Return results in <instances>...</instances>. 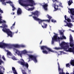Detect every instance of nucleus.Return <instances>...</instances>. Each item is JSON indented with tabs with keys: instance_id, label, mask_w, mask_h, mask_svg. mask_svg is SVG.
Returning <instances> with one entry per match:
<instances>
[{
	"instance_id": "nucleus-1",
	"label": "nucleus",
	"mask_w": 74,
	"mask_h": 74,
	"mask_svg": "<svg viewBox=\"0 0 74 74\" xmlns=\"http://www.w3.org/2000/svg\"><path fill=\"white\" fill-rule=\"evenodd\" d=\"M19 4L24 7L31 6L33 7V5H35L36 3L33 0H18Z\"/></svg>"
},
{
	"instance_id": "nucleus-2",
	"label": "nucleus",
	"mask_w": 74,
	"mask_h": 74,
	"mask_svg": "<svg viewBox=\"0 0 74 74\" xmlns=\"http://www.w3.org/2000/svg\"><path fill=\"white\" fill-rule=\"evenodd\" d=\"M2 16H1V14H0V23H5V24L3 25V29L2 30L3 32H6L8 36H10L11 37H12V32L9 29H6V28H7V25H5L6 22L4 20H3L2 19Z\"/></svg>"
},
{
	"instance_id": "nucleus-3",
	"label": "nucleus",
	"mask_w": 74,
	"mask_h": 74,
	"mask_svg": "<svg viewBox=\"0 0 74 74\" xmlns=\"http://www.w3.org/2000/svg\"><path fill=\"white\" fill-rule=\"evenodd\" d=\"M59 33L60 34V37H58V35L55 33H54L55 35L53 36V38H52V41L51 42L52 44H54V41L60 42V40H62L63 39H65V36H64L63 32H62V31L60 30L59 31Z\"/></svg>"
},
{
	"instance_id": "nucleus-4",
	"label": "nucleus",
	"mask_w": 74,
	"mask_h": 74,
	"mask_svg": "<svg viewBox=\"0 0 74 74\" xmlns=\"http://www.w3.org/2000/svg\"><path fill=\"white\" fill-rule=\"evenodd\" d=\"M60 45L61 47H55V49L56 50H59V49H64L63 51H60L59 52H60V53H58V56H59L60 55H62V53L63 54H65V52H64V51H65V42H62L61 44H60Z\"/></svg>"
},
{
	"instance_id": "nucleus-5",
	"label": "nucleus",
	"mask_w": 74,
	"mask_h": 74,
	"mask_svg": "<svg viewBox=\"0 0 74 74\" xmlns=\"http://www.w3.org/2000/svg\"><path fill=\"white\" fill-rule=\"evenodd\" d=\"M47 17L48 19H49V20H41L36 16H33V18L35 21H38L39 23L40 24L42 22H44V21H45V22H50V21L52 18V17L48 14H47Z\"/></svg>"
},
{
	"instance_id": "nucleus-6",
	"label": "nucleus",
	"mask_w": 74,
	"mask_h": 74,
	"mask_svg": "<svg viewBox=\"0 0 74 74\" xmlns=\"http://www.w3.org/2000/svg\"><path fill=\"white\" fill-rule=\"evenodd\" d=\"M41 49V50H43L42 51V52L43 53L45 54H48V51H47V50H45V49H47V50H48L49 52H54L52 50L48 47L46 46H41L40 47Z\"/></svg>"
},
{
	"instance_id": "nucleus-7",
	"label": "nucleus",
	"mask_w": 74,
	"mask_h": 74,
	"mask_svg": "<svg viewBox=\"0 0 74 74\" xmlns=\"http://www.w3.org/2000/svg\"><path fill=\"white\" fill-rule=\"evenodd\" d=\"M65 50L67 52H73L74 54V47L73 49L71 48H69L70 46H69V43L67 42H65Z\"/></svg>"
},
{
	"instance_id": "nucleus-8",
	"label": "nucleus",
	"mask_w": 74,
	"mask_h": 74,
	"mask_svg": "<svg viewBox=\"0 0 74 74\" xmlns=\"http://www.w3.org/2000/svg\"><path fill=\"white\" fill-rule=\"evenodd\" d=\"M16 53L19 56H20L21 58H22V55H23V54H25V53H27V51L25 50L21 51H20L17 50H16Z\"/></svg>"
},
{
	"instance_id": "nucleus-9",
	"label": "nucleus",
	"mask_w": 74,
	"mask_h": 74,
	"mask_svg": "<svg viewBox=\"0 0 74 74\" xmlns=\"http://www.w3.org/2000/svg\"><path fill=\"white\" fill-rule=\"evenodd\" d=\"M69 41L70 42L69 43V45L70 47H74V40H73V37L71 34L69 36Z\"/></svg>"
},
{
	"instance_id": "nucleus-10",
	"label": "nucleus",
	"mask_w": 74,
	"mask_h": 74,
	"mask_svg": "<svg viewBox=\"0 0 74 74\" xmlns=\"http://www.w3.org/2000/svg\"><path fill=\"white\" fill-rule=\"evenodd\" d=\"M29 59H31L32 60L34 61L35 63H37V56L32 55H29Z\"/></svg>"
},
{
	"instance_id": "nucleus-11",
	"label": "nucleus",
	"mask_w": 74,
	"mask_h": 74,
	"mask_svg": "<svg viewBox=\"0 0 74 74\" xmlns=\"http://www.w3.org/2000/svg\"><path fill=\"white\" fill-rule=\"evenodd\" d=\"M4 42V40L2 41V42H0V47L2 48H5V47H7L8 46V44H6L4 43H3Z\"/></svg>"
},
{
	"instance_id": "nucleus-12",
	"label": "nucleus",
	"mask_w": 74,
	"mask_h": 74,
	"mask_svg": "<svg viewBox=\"0 0 74 74\" xmlns=\"http://www.w3.org/2000/svg\"><path fill=\"white\" fill-rule=\"evenodd\" d=\"M21 60L22 61H21L20 60H19L18 61V63H19L20 64H21L22 66H25V62L24 61V60L22 59H21Z\"/></svg>"
},
{
	"instance_id": "nucleus-13",
	"label": "nucleus",
	"mask_w": 74,
	"mask_h": 74,
	"mask_svg": "<svg viewBox=\"0 0 74 74\" xmlns=\"http://www.w3.org/2000/svg\"><path fill=\"white\" fill-rule=\"evenodd\" d=\"M32 14L35 16H37V17H38V16L40 15V12L37 10H36L34 13H32Z\"/></svg>"
},
{
	"instance_id": "nucleus-14",
	"label": "nucleus",
	"mask_w": 74,
	"mask_h": 74,
	"mask_svg": "<svg viewBox=\"0 0 74 74\" xmlns=\"http://www.w3.org/2000/svg\"><path fill=\"white\" fill-rule=\"evenodd\" d=\"M17 15H21V14H22V10L21 8H18V9L17 11Z\"/></svg>"
},
{
	"instance_id": "nucleus-15",
	"label": "nucleus",
	"mask_w": 74,
	"mask_h": 74,
	"mask_svg": "<svg viewBox=\"0 0 74 74\" xmlns=\"http://www.w3.org/2000/svg\"><path fill=\"white\" fill-rule=\"evenodd\" d=\"M44 9L45 10V11H47L48 9L47 7H48V4H45L43 5H42Z\"/></svg>"
},
{
	"instance_id": "nucleus-16",
	"label": "nucleus",
	"mask_w": 74,
	"mask_h": 74,
	"mask_svg": "<svg viewBox=\"0 0 74 74\" xmlns=\"http://www.w3.org/2000/svg\"><path fill=\"white\" fill-rule=\"evenodd\" d=\"M58 70L59 72V74H65V73L63 72V69H61Z\"/></svg>"
},
{
	"instance_id": "nucleus-17",
	"label": "nucleus",
	"mask_w": 74,
	"mask_h": 74,
	"mask_svg": "<svg viewBox=\"0 0 74 74\" xmlns=\"http://www.w3.org/2000/svg\"><path fill=\"white\" fill-rule=\"evenodd\" d=\"M69 10H70V12L72 15H74V9H68Z\"/></svg>"
},
{
	"instance_id": "nucleus-18",
	"label": "nucleus",
	"mask_w": 74,
	"mask_h": 74,
	"mask_svg": "<svg viewBox=\"0 0 74 74\" xmlns=\"http://www.w3.org/2000/svg\"><path fill=\"white\" fill-rule=\"evenodd\" d=\"M12 71H13V73L14 74H17V72H16V71L15 69V68L14 67H12Z\"/></svg>"
},
{
	"instance_id": "nucleus-19",
	"label": "nucleus",
	"mask_w": 74,
	"mask_h": 74,
	"mask_svg": "<svg viewBox=\"0 0 74 74\" xmlns=\"http://www.w3.org/2000/svg\"><path fill=\"white\" fill-rule=\"evenodd\" d=\"M70 64L73 66H74V59L71 60L70 61Z\"/></svg>"
},
{
	"instance_id": "nucleus-20",
	"label": "nucleus",
	"mask_w": 74,
	"mask_h": 74,
	"mask_svg": "<svg viewBox=\"0 0 74 74\" xmlns=\"http://www.w3.org/2000/svg\"><path fill=\"white\" fill-rule=\"evenodd\" d=\"M13 47H14V48H20L21 47V46L18 44L13 45Z\"/></svg>"
},
{
	"instance_id": "nucleus-21",
	"label": "nucleus",
	"mask_w": 74,
	"mask_h": 74,
	"mask_svg": "<svg viewBox=\"0 0 74 74\" xmlns=\"http://www.w3.org/2000/svg\"><path fill=\"white\" fill-rule=\"evenodd\" d=\"M67 16L66 15H65V20H66L68 22H71V19H70L69 18H68L67 19H66Z\"/></svg>"
},
{
	"instance_id": "nucleus-22",
	"label": "nucleus",
	"mask_w": 74,
	"mask_h": 74,
	"mask_svg": "<svg viewBox=\"0 0 74 74\" xmlns=\"http://www.w3.org/2000/svg\"><path fill=\"white\" fill-rule=\"evenodd\" d=\"M66 25L68 27H71V26H73V24H72L71 23H67L66 24Z\"/></svg>"
},
{
	"instance_id": "nucleus-23",
	"label": "nucleus",
	"mask_w": 74,
	"mask_h": 74,
	"mask_svg": "<svg viewBox=\"0 0 74 74\" xmlns=\"http://www.w3.org/2000/svg\"><path fill=\"white\" fill-rule=\"evenodd\" d=\"M42 26L44 29V28H45V29H46V28H47V24L43 23V26L42 25Z\"/></svg>"
},
{
	"instance_id": "nucleus-24",
	"label": "nucleus",
	"mask_w": 74,
	"mask_h": 74,
	"mask_svg": "<svg viewBox=\"0 0 74 74\" xmlns=\"http://www.w3.org/2000/svg\"><path fill=\"white\" fill-rule=\"evenodd\" d=\"M5 0H0V1H1V2H2V3L3 5H6V3L5 1Z\"/></svg>"
},
{
	"instance_id": "nucleus-25",
	"label": "nucleus",
	"mask_w": 74,
	"mask_h": 74,
	"mask_svg": "<svg viewBox=\"0 0 74 74\" xmlns=\"http://www.w3.org/2000/svg\"><path fill=\"white\" fill-rule=\"evenodd\" d=\"M34 9V8L33 7L32 8H29L28 9V11H32Z\"/></svg>"
},
{
	"instance_id": "nucleus-26",
	"label": "nucleus",
	"mask_w": 74,
	"mask_h": 74,
	"mask_svg": "<svg viewBox=\"0 0 74 74\" xmlns=\"http://www.w3.org/2000/svg\"><path fill=\"white\" fill-rule=\"evenodd\" d=\"M72 3H73L72 1H70V0L69 1H68V4L69 5H71Z\"/></svg>"
},
{
	"instance_id": "nucleus-27",
	"label": "nucleus",
	"mask_w": 74,
	"mask_h": 74,
	"mask_svg": "<svg viewBox=\"0 0 74 74\" xmlns=\"http://www.w3.org/2000/svg\"><path fill=\"white\" fill-rule=\"evenodd\" d=\"M11 6L12 7V8H13V9H12V11H14V10H15V9H16V8H15V7H14V5H11Z\"/></svg>"
},
{
	"instance_id": "nucleus-28",
	"label": "nucleus",
	"mask_w": 74,
	"mask_h": 74,
	"mask_svg": "<svg viewBox=\"0 0 74 74\" xmlns=\"http://www.w3.org/2000/svg\"><path fill=\"white\" fill-rule=\"evenodd\" d=\"M7 56H8V55L11 56V53L10 51H8L7 53Z\"/></svg>"
},
{
	"instance_id": "nucleus-29",
	"label": "nucleus",
	"mask_w": 74,
	"mask_h": 74,
	"mask_svg": "<svg viewBox=\"0 0 74 74\" xmlns=\"http://www.w3.org/2000/svg\"><path fill=\"white\" fill-rule=\"evenodd\" d=\"M51 22H52L53 23H56V20L52 19L51 20Z\"/></svg>"
},
{
	"instance_id": "nucleus-30",
	"label": "nucleus",
	"mask_w": 74,
	"mask_h": 74,
	"mask_svg": "<svg viewBox=\"0 0 74 74\" xmlns=\"http://www.w3.org/2000/svg\"><path fill=\"white\" fill-rule=\"evenodd\" d=\"M24 66H25V67H26V68H27V69L29 67V65H28V64L27 63H25Z\"/></svg>"
},
{
	"instance_id": "nucleus-31",
	"label": "nucleus",
	"mask_w": 74,
	"mask_h": 74,
	"mask_svg": "<svg viewBox=\"0 0 74 74\" xmlns=\"http://www.w3.org/2000/svg\"><path fill=\"white\" fill-rule=\"evenodd\" d=\"M66 66L67 67H70V65L69 63L66 64Z\"/></svg>"
},
{
	"instance_id": "nucleus-32",
	"label": "nucleus",
	"mask_w": 74,
	"mask_h": 74,
	"mask_svg": "<svg viewBox=\"0 0 74 74\" xmlns=\"http://www.w3.org/2000/svg\"><path fill=\"white\" fill-rule=\"evenodd\" d=\"M57 64H58V70H60L61 69L60 68V65H59V62H58Z\"/></svg>"
},
{
	"instance_id": "nucleus-33",
	"label": "nucleus",
	"mask_w": 74,
	"mask_h": 74,
	"mask_svg": "<svg viewBox=\"0 0 74 74\" xmlns=\"http://www.w3.org/2000/svg\"><path fill=\"white\" fill-rule=\"evenodd\" d=\"M57 8H56V7H54V11H57L58 10V6L57 5Z\"/></svg>"
},
{
	"instance_id": "nucleus-34",
	"label": "nucleus",
	"mask_w": 74,
	"mask_h": 74,
	"mask_svg": "<svg viewBox=\"0 0 74 74\" xmlns=\"http://www.w3.org/2000/svg\"><path fill=\"white\" fill-rule=\"evenodd\" d=\"M22 72L23 74H26V73L24 70H22Z\"/></svg>"
},
{
	"instance_id": "nucleus-35",
	"label": "nucleus",
	"mask_w": 74,
	"mask_h": 74,
	"mask_svg": "<svg viewBox=\"0 0 74 74\" xmlns=\"http://www.w3.org/2000/svg\"><path fill=\"white\" fill-rule=\"evenodd\" d=\"M6 3H10L12 4V2H11V1L6 2Z\"/></svg>"
},
{
	"instance_id": "nucleus-36",
	"label": "nucleus",
	"mask_w": 74,
	"mask_h": 74,
	"mask_svg": "<svg viewBox=\"0 0 74 74\" xmlns=\"http://www.w3.org/2000/svg\"><path fill=\"white\" fill-rule=\"evenodd\" d=\"M70 16L71 17V19L72 20H74V16Z\"/></svg>"
},
{
	"instance_id": "nucleus-37",
	"label": "nucleus",
	"mask_w": 74,
	"mask_h": 74,
	"mask_svg": "<svg viewBox=\"0 0 74 74\" xmlns=\"http://www.w3.org/2000/svg\"><path fill=\"white\" fill-rule=\"evenodd\" d=\"M12 58L14 60H16V58H15V57H13Z\"/></svg>"
},
{
	"instance_id": "nucleus-38",
	"label": "nucleus",
	"mask_w": 74,
	"mask_h": 74,
	"mask_svg": "<svg viewBox=\"0 0 74 74\" xmlns=\"http://www.w3.org/2000/svg\"><path fill=\"white\" fill-rule=\"evenodd\" d=\"M0 12H1V14H3V10H2L0 8Z\"/></svg>"
},
{
	"instance_id": "nucleus-39",
	"label": "nucleus",
	"mask_w": 74,
	"mask_h": 74,
	"mask_svg": "<svg viewBox=\"0 0 74 74\" xmlns=\"http://www.w3.org/2000/svg\"><path fill=\"white\" fill-rule=\"evenodd\" d=\"M1 63H3V61L1 60L0 61V65H1Z\"/></svg>"
},
{
	"instance_id": "nucleus-40",
	"label": "nucleus",
	"mask_w": 74,
	"mask_h": 74,
	"mask_svg": "<svg viewBox=\"0 0 74 74\" xmlns=\"http://www.w3.org/2000/svg\"><path fill=\"white\" fill-rule=\"evenodd\" d=\"M58 0H52L53 3H55V1H57Z\"/></svg>"
},
{
	"instance_id": "nucleus-41",
	"label": "nucleus",
	"mask_w": 74,
	"mask_h": 74,
	"mask_svg": "<svg viewBox=\"0 0 74 74\" xmlns=\"http://www.w3.org/2000/svg\"><path fill=\"white\" fill-rule=\"evenodd\" d=\"M13 28H14V27H13L12 25L11 27V29H13Z\"/></svg>"
},
{
	"instance_id": "nucleus-42",
	"label": "nucleus",
	"mask_w": 74,
	"mask_h": 74,
	"mask_svg": "<svg viewBox=\"0 0 74 74\" xmlns=\"http://www.w3.org/2000/svg\"><path fill=\"white\" fill-rule=\"evenodd\" d=\"M2 58H3V59L4 60H5V58L4 57V56H3Z\"/></svg>"
},
{
	"instance_id": "nucleus-43",
	"label": "nucleus",
	"mask_w": 74,
	"mask_h": 74,
	"mask_svg": "<svg viewBox=\"0 0 74 74\" xmlns=\"http://www.w3.org/2000/svg\"><path fill=\"white\" fill-rule=\"evenodd\" d=\"M53 6H54V7H56V3H55V4H53Z\"/></svg>"
},
{
	"instance_id": "nucleus-44",
	"label": "nucleus",
	"mask_w": 74,
	"mask_h": 74,
	"mask_svg": "<svg viewBox=\"0 0 74 74\" xmlns=\"http://www.w3.org/2000/svg\"><path fill=\"white\" fill-rule=\"evenodd\" d=\"M2 72V71L0 70V74H3V73Z\"/></svg>"
},
{
	"instance_id": "nucleus-45",
	"label": "nucleus",
	"mask_w": 74,
	"mask_h": 74,
	"mask_svg": "<svg viewBox=\"0 0 74 74\" xmlns=\"http://www.w3.org/2000/svg\"><path fill=\"white\" fill-rule=\"evenodd\" d=\"M15 22H14V23L12 25V26H15Z\"/></svg>"
},
{
	"instance_id": "nucleus-46",
	"label": "nucleus",
	"mask_w": 74,
	"mask_h": 74,
	"mask_svg": "<svg viewBox=\"0 0 74 74\" xmlns=\"http://www.w3.org/2000/svg\"><path fill=\"white\" fill-rule=\"evenodd\" d=\"M21 47H25V45H22L21 46Z\"/></svg>"
},
{
	"instance_id": "nucleus-47",
	"label": "nucleus",
	"mask_w": 74,
	"mask_h": 74,
	"mask_svg": "<svg viewBox=\"0 0 74 74\" xmlns=\"http://www.w3.org/2000/svg\"><path fill=\"white\" fill-rule=\"evenodd\" d=\"M42 40L41 41V42H40V44H41V43H42Z\"/></svg>"
},
{
	"instance_id": "nucleus-48",
	"label": "nucleus",
	"mask_w": 74,
	"mask_h": 74,
	"mask_svg": "<svg viewBox=\"0 0 74 74\" xmlns=\"http://www.w3.org/2000/svg\"><path fill=\"white\" fill-rule=\"evenodd\" d=\"M15 14V13L13 12V15H14Z\"/></svg>"
},
{
	"instance_id": "nucleus-49",
	"label": "nucleus",
	"mask_w": 74,
	"mask_h": 74,
	"mask_svg": "<svg viewBox=\"0 0 74 74\" xmlns=\"http://www.w3.org/2000/svg\"><path fill=\"white\" fill-rule=\"evenodd\" d=\"M32 16V15H29V16Z\"/></svg>"
},
{
	"instance_id": "nucleus-50",
	"label": "nucleus",
	"mask_w": 74,
	"mask_h": 74,
	"mask_svg": "<svg viewBox=\"0 0 74 74\" xmlns=\"http://www.w3.org/2000/svg\"><path fill=\"white\" fill-rule=\"evenodd\" d=\"M72 32H74V30H72Z\"/></svg>"
},
{
	"instance_id": "nucleus-51",
	"label": "nucleus",
	"mask_w": 74,
	"mask_h": 74,
	"mask_svg": "<svg viewBox=\"0 0 74 74\" xmlns=\"http://www.w3.org/2000/svg\"><path fill=\"white\" fill-rule=\"evenodd\" d=\"M30 60H28V62H30Z\"/></svg>"
},
{
	"instance_id": "nucleus-52",
	"label": "nucleus",
	"mask_w": 74,
	"mask_h": 74,
	"mask_svg": "<svg viewBox=\"0 0 74 74\" xmlns=\"http://www.w3.org/2000/svg\"><path fill=\"white\" fill-rule=\"evenodd\" d=\"M66 37H65V40H66Z\"/></svg>"
},
{
	"instance_id": "nucleus-53",
	"label": "nucleus",
	"mask_w": 74,
	"mask_h": 74,
	"mask_svg": "<svg viewBox=\"0 0 74 74\" xmlns=\"http://www.w3.org/2000/svg\"><path fill=\"white\" fill-rule=\"evenodd\" d=\"M0 27H3L2 26Z\"/></svg>"
},
{
	"instance_id": "nucleus-54",
	"label": "nucleus",
	"mask_w": 74,
	"mask_h": 74,
	"mask_svg": "<svg viewBox=\"0 0 74 74\" xmlns=\"http://www.w3.org/2000/svg\"><path fill=\"white\" fill-rule=\"evenodd\" d=\"M70 0V1H72L73 0Z\"/></svg>"
},
{
	"instance_id": "nucleus-55",
	"label": "nucleus",
	"mask_w": 74,
	"mask_h": 74,
	"mask_svg": "<svg viewBox=\"0 0 74 74\" xmlns=\"http://www.w3.org/2000/svg\"><path fill=\"white\" fill-rule=\"evenodd\" d=\"M0 67H1V68H2V67H1V66H0Z\"/></svg>"
},
{
	"instance_id": "nucleus-56",
	"label": "nucleus",
	"mask_w": 74,
	"mask_h": 74,
	"mask_svg": "<svg viewBox=\"0 0 74 74\" xmlns=\"http://www.w3.org/2000/svg\"><path fill=\"white\" fill-rule=\"evenodd\" d=\"M69 30H71V29H70Z\"/></svg>"
},
{
	"instance_id": "nucleus-57",
	"label": "nucleus",
	"mask_w": 74,
	"mask_h": 74,
	"mask_svg": "<svg viewBox=\"0 0 74 74\" xmlns=\"http://www.w3.org/2000/svg\"><path fill=\"white\" fill-rule=\"evenodd\" d=\"M3 70H4V68H3Z\"/></svg>"
},
{
	"instance_id": "nucleus-58",
	"label": "nucleus",
	"mask_w": 74,
	"mask_h": 74,
	"mask_svg": "<svg viewBox=\"0 0 74 74\" xmlns=\"http://www.w3.org/2000/svg\"><path fill=\"white\" fill-rule=\"evenodd\" d=\"M17 32H16V33H17Z\"/></svg>"
},
{
	"instance_id": "nucleus-59",
	"label": "nucleus",
	"mask_w": 74,
	"mask_h": 74,
	"mask_svg": "<svg viewBox=\"0 0 74 74\" xmlns=\"http://www.w3.org/2000/svg\"><path fill=\"white\" fill-rule=\"evenodd\" d=\"M65 22H66V21H65Z\"/></svg>"
},
{
	"instance_id": "nucleus-60",
	"label": "nucleus",
	"mask_w": 74,
	"mask_h": 74,
	"mask_svg": "<svg viewBox=\"0 0 74 74\" xmlns=\"http://www.w3.org/2000/svg\"><path fill=\"white\" fill-rule=\"evenodd\" d=\"M64 22H65V20L64 21Z\"/></svg>"
},
{
	"instance_id": "nucleus-61",
	"label": "nucleus",
	"mask_w": 74,
	"mask_h": 74,
	"mask_svg": "<svg viewBox=\"0 0 74 74\" xmlns=\"http://www.w3.org/2000/svg\"><path fill=\"white\" fill-rule=\"evenodd\" d=\"M73 73H74V71H73Z\"/></svg>"
},
{
	"instance_id": "nucleus-62",
	"label": "nucleus",
	"mask_w": 74,
	"mask_h": 74,
	"mask_svg": "<svg viewBox=\"0 0 74 74\" xmlns=\"http://www.w3.org/2000/svg\"><path fill=\"white\" fill-rule=\"evenodd\" d=\"M14 49H15H15L14 48Z\"/></svg>"
},
{
	"instance_id": "nucleus-63",
	"label": "nucleus",
	"mask_w": 74,
	"mask_h": 74,
	"mask_svg": "<svg viewBox=\"0 0 74 74\" xmlns=\"http://www.w3.org/2000/svg\"><path fill=\"white\" fill-rule=\"evenodd\" d=\"M56 52V53H57V52Z\"/></svg>"
},
{
	"instance_id": "nucleus-64",
	"label": "nucleus",
	"mask_w": 74,
	"mask_h": 74,
	"mask_svg": "<svg viewBox=\"0 0 74 74\" xmlns=\"http://www.w3.org/2000/svg\"><path fill=\"white\" fill-rule=\"evenodd\" d=\"M73 74H74V73H73Z\"/></svg>"
}]
</instances>
